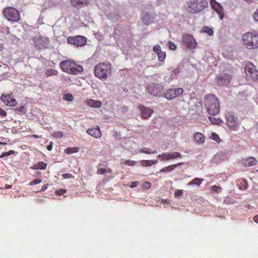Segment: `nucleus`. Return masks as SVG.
<instances>
[{"label":"nucleus","mask_w":258,"mask_h":258,"mask_svg":"<svg viewBox=\"0 0 258 258\" xmlns=\"http://www.w3.org/2000/svg\"><path fill=\"white\" fill-rule=\"evenodd\" d=\"M140 110L142 117L144 119H148L153 113V110L143 105L138 107Z\"/></svg>","instance_id":"f3484780"},{"label":"nucleus","mask_w":258,"mask_h":258,"mask_svg":"<svg viewBox=\"0 0 258 258\" xmlns=\"http://www.w3.org/2000/svg\"><path fill=\"white\" fill-rule=\"evenodd\" d=\"M52 7V4L51 1H44L43 3L41 6V10L42 11H44L51 8Z\"/></svg>","instance_id":"c756f323"},{"label":"nucleus","mask_w":258,"mask_h":258,"mask_svg":"<svg viewBox=\"0 0 258 258\" xmlns=\"http://www.w3.org/2000/svg\"><path fill=\"white\" fill-rule=\"evenodd\" d=\"M194 141L197 144L203 145L205 141L204 135L200 132H196L194 136Z\"/></svg>","instance_id":"aec40b11"},{"label":"nucleus","mask_w":258,"mask_h":258,"mask_svg":"<svg viewBox=\"0 0 258 258\" xmlns=\"http://www.w3.org/2000/svg\"><path fill=\"white\" fill-rule=\"evenodd\" d=\"M86 132L87 134L95 138H100L102 135L98 126L96 127L89 128L86 131Z\"/></svg>","instance_id":"6ab92c4d"},{"label":"nucleus","mask_w":258,"mask_h":258,"mask_svg":"<svg viewBox=\"0 0 258 258\" xmlns=\"http://www.w3.org/2000/svg\"><path fill=\"white\" fill-rule=\"evenodd\" d=\"M48 185H49L48 183H47V184H46L45 185H43L42 186L40 190H39L37 192H42V191H45L48 188Z\"/></svg>","instance_id":"3c124183"},{"label":"nucleus","mask_w":258,"mask_h":258,"mask_svg":"<svg viewBox=\"0 0 258 258\" xmlns=\"http://www.w3.org/2000/svg\"><path fill=\"white\" fill-rule=\"evenodd\" d=\"M210 3L213 9L219 14L220 19L222 20L224 17L222 7L217 1H210Z\"/></svg>","instance_id":"a211bd4d"},{"label":"nucleus","mask_w":258,"mask_h":258,"mask_svg":"<svg viewBox=\"0 0 258 258\" xmlns=\"http://www.w3.org/2000/svg\"><path fill=\"white\" fill-rule=\"evenodd\" d=\"M253 19L256 21H258V9L256 10V12L254 13L253 15Z\"/></svg>","instance_id":"5fc2aeb1"},{"label":"nucleus","mask_w":258,"mask_h":258,"mask_svg":"<svg viewBox=\"0 0 258 258\" xmlns=\"http://www.w3.org/2000/svg\"><path fill=\"white\" fill-rule=\"evenodd\" d=\"M111 170L107 167L106 162L99 164L97 168V173L99 174H103L105 173H111Z\"/></svg>","instance_id":"412c9836"},{"label":"nucleus","mask_w":258,"mask_h":258,"mask_svg":"<svg viewBox=\"0 0 258 258\" xmlns=\"http://www.w3.org/2000/svg\"><path fill=\"white\" fill-rule=\"evenodd\" d=\"M183 92L182 88L168 89L164 92L163 96L168 100H171L181 95Z\"/></svg>","instance_id":"9d476101"},{"label":"nucleus","mask_w":258,"mask_h":258,"mask_svg":"<svg viewBox=\"0 0 258 258\" xmlns=\"http://www.w3.org/2000/svg\"><path fill=\"white\" fill-rule=\"evenodd\" d=\"M168 45L169 48L172 50H175L177 48L176 45L171 41L168 42Z\"/></svg>","instance_id":"79ce46f5"},{"label":"nucleus","mask_w":258,"mask_h":258,"mask_svg":"<svg viewBox=\"0 0 258 258\" xmlns=\"http://www.w3.org/2000/svg\"><path fill=\"white\" fill-rule=\"evenodd\" d=\"M47 166V165L46 163L42 161H40L37 163L33 164V165L30 167V168L33 170H45L46 169Z\"/></svg>","instance_id":"b1692460"},{"label":"nucleus","mask_w":258,"mask_h":258,"mask_svg":"<svg viewBox=\"0 0 258 258\" xmlns=\"http://www.w3.org/2000/svg\"><path fill=\"white\" fill-rule=\"evenodd\" d=\"M85 103L87 105L92 108H100L102 106V103L101 101L92 99H86Z\"/></svg>","instance_id":"5701e85b"},{"label":"nucleus","mask_w":258,"mask_h":258,"mask_svg":"<svg viewBox=\"0 0 258 258\" xmlns=\"http://www.w3.org/2000/svg\"><path fill=\"white\" fill-rule=\"evenodd\" d=\"M123 164L130 166H134L137 164V162L131 160H126L123 162Z\"/></svg>","instance_id":"c9c22d12"},{"label":"nucleus","mask_w":258,"mask_h":258,"mask_svg":"<svg viewBox=\"0 0 258 258\" xmlns=\"http://www.w3.org/2000/svg\"><path fill=\"white\" fill-rule=\"evenodd\" d=\"M32 137H34L35 139H39V138H40V137L38 136V135H33L32 136Z\"/></svg>","instance_id":"e2e57ef3"},{"label":"nucleus","mask_w":258,"mask_h":258,"mask_svg":"<svg viewBox=\"0 0 258 258\" xmlns=\"http://www.w3.org/2000/svg\"><path fill=\"white\" fill-rule=\"evenodd\" d=\"M67 192V190L63 188H60L58 190H56L55 192L56 195L61 196L63 195L64 194H65Z\"/></svg>","instance_id":"37998d69"},{"label":"nucleus","mask_w":258,"mask_h":258,"mask_svg":"<svg viewBox=\"0 0 258 258\" xmlns=\"http://www.w3.org/2000/svg\"><path fill=\"white\" fill-rule=\"evenodd\" d=\"M35 46L39 49L48 48L49 40L47 38L42 36L36 37L33 38Z\"/></svg>","instance_id":"9b49d317"},{"label":"nucleus","mask_w":258,"mask_h":258,"mask_svg":"<svg viewBox=\"0 0 258 258\" xmlns=\"http://www.w3.org/2000/svg\"><path fill=\"white\" fill-rule=\"evenodd\" d=\"M59 66L63 72L70 74L77 75L83 71V68L81 65L70 59L62 60Z\"/></svg>","instance_id":"f03ea898"},{"label":"nucleus","mask_w":258,"mask_h":258,"mask_svg":"<svg viewBox=\"0 0 258 258\" xmlns=\"http://www.w3.org/2000/svg\"><path fill=\"white\" fill-rule=\"evenodd\" d=\"M139 184V181H134V182H132L131 185H130V187L131 188H134V187H135L136 186H137Z\"/></svg>","instance_id":"864d4df0"},{"label":"nucleus","mask_w":258,"mask_h":258,"mask_svg":"<svg viewBox=\"0 0 258 258\" xmlns=\"http://www.w3.org/2000/svg\"><path fill=\"white\" fill-rule=\"evenodd\" d=\"M142 19L143 22L146 25H148L154 21V17L148 13L144 14Z\"/></svg>","instance_id":"a878e982"},{"label":"nucleus","mask_w":258,"mask_h":258,"mask_svg":"<svg viewBox=\"0 0 258 258\" xmlns=\"http://www.w3.org/2000/svg\"><path fill=\"white\" fill-rule=\"evenodd\" d=\"M182 42L190 49H194L197 47V43L193 36L189 34H184L182 37Z\"/></svg>","instance_id":"4468645a"},{"label":"nucleus","mask_w":258,"mask_h":258,"mask_svg":"<svg viewBox=\"0 0 258 258\" xmlns=\"http://www.w3.org/2000/svg\"><path fill=\"white\" fill-rule=\"evenodd\" d=\"M52 142H51L50 143V144L48 145L47 146V149L48 150V151H51L52 150Z\"/></svg>","instance_id":"6e6d98bb"},{"label":"nucleus","mask_w":258,"mask_h":258,"mask_svg":"<svg viewBox=\"0 0 258 258\" xmlns=\"http://www.w3.org/2000/svg\"><path fill=\"white\" fill-rule=\"evenodd\" d=\"M243 45L248 49L258 48V34L255 32H247L242 37Z\"/></svg>","instance_id":"20e7f679"},{"label":"nucleus","mask_w":258,"mask_h":258,"mask_svg":"<svg viewBox=\"0 0 258 258\" xmlns=\"http://www.w3.org/2000/svg\"><path fill=\"white\" fill-rule=\"evenodd\" d=\"M15 151L14 150H10L9 152H4L0 155V158H4L5 157L10 156L12 154H14Z\"/></svg>","instance_id":"4c0bfd02"},{"label":"nucleus","mask_w":258,"mask_h":258,"mask_svg":"<svg viewBox=\"0 0 258 258\" xmlns=\"http://www.w3.org/2000/svg\"><path fill=\"white\" fill-rule=\"evenodd\" d=\"M62 176L64 178H69L70 176H71V175L69 174H63Z\"/></svg>","instance_id":"bf43d9fd"},{"label":"nucleus","mask_w":258,"mask_h":258,"mask_svg":"<svg viewBox=\"0 0 258 258\" xmlns=\"http://www.w3.org/2000/svg\"><path fill=\"white\" fill-rule=\"evenodd\" d=\"M183 194V190L182 189H177L175 191L174 195L175 197L181 196Z\"/></svg>","instance_id":"09e8293b"},{"label":"nucleus","mask_w":258,"mask_h":258,"mask_svg":"<svg viewBox=\"0 0 258 258\" xmlns=\"http://www.w3.org/2000/svg\"><path fill=\"white\" fill-rule=\"evenodd\" d=\"M242 163L245 167H251L257 163V160L254 157H248L242 160Z\"/></svg>","instance_id":"4be33fe9"},{"label":"nucleus","mask_w":258,"mask_h":258,"mask_svg":"<svg viewBox=\"0 0 258 258\" xmlns=\"http://www.w3.org/2000/svg\"><path fill=\"white\" fill-rule=\"evenodd\" d=\"M151 165L152 164H155L158 162V160H150Z\"/></svg>","instance_id":"13d9d810"},{"label":"nucleus","mask_w":258,"mask_h":258,"mask_svg":"<svg viewBox=\"0 0 258 258\" xmlns=\"http://www.w3.org/2000/svg\"><path fill=\"white\" fill-rule=\"evenodd\" d=\"M140 153H145L147 154H154L157 153V151L155 150H152L148 148H142L139 150Z\"/></svg>","instance_id":"c85d7f7f"},{"label":"nucleus","mask_w":258,"mask_h":258,"mask_svg":"<svg viewBox=\"0 0 258 258\" xmlns=\"http://www.w3.org/2000/svg\"><path fill=\"white\" fill-rule=\"evenodd\" d=\"M183 164V162L178 163L175 164H172L171 165H169L168 166L165 167L161 169L160 170V172H170L172 171L175 168L182 165Z\"/></svg>","instance_id":"393cba45"},{"label":"nucleus","mask_w":258,"mask_h":258,"mask_svg":"<svg viewBox=\"0 0 258 258\" xmlns=\"http://www.w3.org/2000/svg\"><path fill=\"white\" fill-rule=\"evenodd\" d=\"M57 71L52 69H48L45 72V75L47 77L51 76H56L57 75Z\"/></svg>","instance_id":"7c9ffc66"},{"label":"nucleus","mask_w":258,"mask_h":258,"mask_svg":"<svg viewBox=\"0 0 258 258\" xmlns=\"http://www.w3.org/2000/svg\"><path fill=\"white\" fill-rule=\"evenodd\" d=\"M54 138L60 139L63 137V134L61 131L54 132L51 134Z\"/></svg>","instance_id":"72a5a7b5"},{"label":"nucleus","mask_w":258,"mask_h":258,"mask_svg":"<svg viewBox=\"0 0 258 258\" xmlns=\"http://www.w3.org/2000/svg\"><path fill=\"white\" fill-rule=\"evenodd\" d=\"M253 220L255 222L258 223V215L254 216Z\"/></svg>","instance_id":"4d7b16f0"},{"label":"nucleus","mask_w":258,"mask_h":258,"mask_svg":"<svg viewBox=\"0 0 258 258\" xmlns=\"http://www.w3.org/2000/svg\"><path fill=\"white\" fill-rule=\"evenodd\" d=\"M5 18L9 21H18L20 19L19 12L13 7L5 9L3 11Z\"/></svg>","instance_id":"423d86ee"},{"label":"nucleus","mask_w":258,"mask_h":258,"mask_svg":"<svg viewBox=\"0 0 258 258\" xmlns=\"http://www.w3.org/2000/svg\"><path fill=\"white\" fill-rule=\"evenodd\" d=\"M142 187L144 189H149L151 187V183L149 181H146L143 184Z\"/></svg>","instance_id":"c03bdc74"},{"label":"nucleus","mask_w":258,"mask_h":258,"mask_svg":"<svg viewBox=\"0 0 258 258\" xmlns=\"http://www.w3.org/2000/svg\"><path fill=\"white\" fill-rule=\"evenodd\" d=\"M42 182V180L40 179H35L29 183L30 185H33L34 184H38Z\"/></svg>","instance_id":"a18cd8bd"},{"label":"nucleus","mask_w":258,"mask_h":258,"mask_svg":"<svg viewBox=\"0 0 258 258\" xmlns=\"http://www.w3.org/2000/svg\"><path fill=\"white\" fill-rule=\"evenodd\" d=\"M153 50L157 54H158V53H159L160 52H161L162 51L161 48L160 46L159 45L154 46L153 47Z\"/></svg>","instance_id":"49530a36"},{"label":"nucleus","mask_w":258,"mask_h":258,"mask_svg":"<svg viewBox=\"0 0 258 258\" xmlns=\"http://www.w3.org/2000/svg\"><path fill=\"white\" fill-rule=\"evenodd\" d=\"M232 76L227 73L220 74L216 78L217 84L219 86H226L230 82Z\"/></svg>","instance_id":"f8f14e48"},{"label":"nucleus","mask_w":258,"mask_h":258,"mask_svg":"<svg viewBox=\"0 0 258 258\" xmlns=\"http://www.w3.org/2000/svg\"><path fill=\"white\" fill-rule=\"evenodd\" d=\"M1 99L7 106H15L17 104L16 100L11 94H2Z\"/></svg>","instance_id":"dca6fc26"},{"label":"nucleus","mask_w":258,"mask_h":258,"mask_svg":"<svg viewBox=\"0 0 258 258\" xmlns=\"http://www.w3.org/2000/svg\"><path fill=\"white\" fill-rule=\"evenodd\" d=\"M209 121L213 124H219L221 122V120L219 118H214L212 117H208Z\"/></svg>","instance_id":"473e14b6"},{"label":"nucleus","mask_w":258,"mask_h":258,"mask_svg":"<svg viewBox=\"0 0 258 258\" xmlns=\"http://www.w3.org/2000/svg\"><path fill=\"white\" fill-rule=\"evenodd\" d=\"M202 31L208 34L210 36L213 35L214 33L213 30L207 26L204 27L202 29Z\"/></svg>","instance_id":"2f4dec72"},{"label":"nucleus","mask_w":258,"mask_h":258,"mask_svg":"<svg viewBox=\"0 0 258 258\" xmlns=\"http://www.w3.org/2000/svg\"><path fill=\"white\" fill-rule=\"evenodd\" d=\"M80 148L75 147L73 148L68 147L64 150V152L67 154H72L73 153H77L79 151Z\"/></svg>","instance_id":"bb28decb"},{"label":"nucleus","mask_w":258,"mask_h":258,"mask_svg":"<svg viewBox=\"0 0 258 258\" xmlns=\"http://www.w3.org/2000/svg\"><path fill=\"white\" fill-rule=\"evenodd\" d=\"M63 99L69 101H72L73 100L74 97L71 94L67 93L64 95Z\"/></svg>","instance_id":"a19ab883"},{"label":"nucleus","mask_w":258,"mask_h":258,"mask_svg":"<svg viewBox=\"0 0 258 258\" xmlns=\"http://www.w3.org/2000/svg\"><path fill=\"white\" fill-rule=\"evenodd\" d=\"M211 138L213 140L215 141L216 142H217V143H220V139L219 136L215 133H213L211 134Z\"/></svg>","instance_id":"ea45409f"},{"label":"nucleus","mask_w":258,"mask_h":258,"mask_svg":"<svg viewBox=\"0 0 258 258\" xmlns=\"http://www.w3.org/2000/svg\"><path fill=\"white\" fill-rule=\"evenodd\" d=\"M206 1H188L186 6L187 11L191 13H197L204 9V2Z\"/></svg>","instance_id":"39448f33"},{"label":"nucleus","mask_w":258,"mask_h":258,"mask_svg":"<svg viewBox=\"0 0 258 258\" xmlns=\"http://www.w3.org/2000/svg\"><path fill=\"white\" fill-rule=\"evenodd\" d=\"M157 157L161 158L162 160H169L181 158L182 155L179 152H174L172 153H164L162 154L158 155Z\"/></svg>","instance_id":"2eb2a0df"},{"label":"nucleus","mask_w":258,"mask_h":258,"mask_svg":"<svg viewBox=\"0 0 258 258\" xmlns=\"http://www.w3.org/2000/svg\"><path fill=\"white\" fill-rule=\"evenodd\" d=\"M158 58L159 61L162 62L164 61L166 58V52L164 51H161L159 53L157 54Z\"/></svg>","instance_id":"f704fd0d"},{"label":"nucleus","mask_w":258,"mask_h":258,"mask_svg":"<svg viewBox=\"0 0 258 258\" xmlns=\"http://www.w3.org/2000/svg\"><path fill=\"white\" fill-rule=\"evenodd\" d=\"M211 188L214 191L219 192V190H221L222 189V188L220 186H217L216 185H213L211 186Z\"/></svg>","instance_id":"de8ad7c7"},{"label":"nucleus","mask_w":258,"mask_h":258,"mask_svg":"<svg viewBox=\"0 0 258 258\" xmlns=\"http://www.w3.org/2000/svg\"><path fill=\"white\" fill-rule=\"evenodd\" d=\"M7 115V112L5 110L0 107V116L5 117Z\"/></svg>","instance_id":"603ef678"},{"label":"nucleus","mask_w":258,"mask_h":258,"mask_svg":"<svg viewBox=\"0 0 258 258\" xmlns=\"http://www.w3.org/2000/svg\"><path fill=\"white\" fill-rule=\"evenodd\" d=\"M3 144H6V143H4L0 142V145H3Z\"/></svg>","instance_id":"0e129e2a"},{"label":"nucleus","mask_w":258,"mask_h":258,"mask_svg":"<svg viewBox=\"0 0 258 258\" xmlns=\"http://www.w3.org/2000/svg\"><path fill=\"white\" fill-rule=\"evenodd\" d=\"M72 2V5L74 7H77V5H80L83 4V1H71Z\"/></svg>","instance_id":"8fccbe9b"},{"label":"nucleus","mask_w":258,"mask_h":258,"mask_svg":"<svg viewBox=\"0 0 258 258\" xmlns=\"http://www.w3.org/2000/svg\"><path fill=\"white\" fill-rule=\"evenodd\" d=\"M205 104L208 113L216 115L219 112L220 105L218 98L213 94H208L205 97Z\"/></svg>","instance_id":"f257e3e1"},{"label":"nucleus","mask_w":258,"mask_h":258,"mask_svg":"<svg viewBox=\"0 0 258 258\" xmlns=\"http://www.w3.org/2000/svg\"><path fill=\"white\" fill-rule=\"evenodd\" d=\"M248 183L245 180L241 179L240 180L239 187L241 189H245L247 188Z\"/></svg>","instance_id":"e433bc0d"},{"label":"nucleus","mask_w":258,"mask_h":258,"mask_svg":"<svg viewBox=\"0 0 258 258\" xmlns=\"http://www.w3.org/2000/svg\"><path fill=\"white\" fill-rule=\"evenodd\" d=\"M256 172H258V169L256 170Z\"/></svg>","instance_id":"69168bd1"},{"label":"nucleus","mask_w":258,"mask_h":258,"mask_svg":"<svg viewBox=\"0 0 258 258\" xmlns=\"http://www.w3.org/2000/svg\"><path fill=\"white\" fill-rule=\"evenodd\" d=\"M245 73L248 79L253 81L258 80V71L255 66L250 62H248L245 67Z\"/></svg>","instance_id":"6e6552de"},{"label":"nucleus","mask_w":258,"mask_h":258,"mask_svg":"<svg viewBox=\"0 0 258 258\" xmlns=\"http://www.w3.org/2000/svg\"><path fill=\"white\" fill-rule=\"evenodd\" d=\"M204 181V179L200 178H195L192 179L191 181L187 183L188 185H196L199 186L202 182Z\"/></svg>","instance_id":"cd10ccee"},{"label":"nucleus","mask_w":258,"mask_h":258,"mask_svg":"<svg viewBox=\"0 0 258 258\" xmlns=\"http://www.w3.org/2000/svg\"><path fill=\"white\" fill-rule=\"evenodd\" d=\"M11 187H12V185H11L7 184L5 185V188L6 189H9V188H11Z\"/></svg>","instance_id":"680f3d73"},{"label":"nucleus","mask_w":258,"mask_h":258,"mask_svg":"<svg viewBox=\"0 0 258 258\" xmlns=\"http://www.w3.org/2000/svg\"><path fill=\"white\" fill-rule=\"evenodd\" d=\"M112 69V67L110 63L100 62L94 68V75L100 79L106 80L111 74Z\"/></svg>","instance_id":"7ed1b4c3"},{"label":"nucleus","mask_w":258,"mask_h":258,"mask_svg":"<svg viewBox=\"0 0 258 258\" xmlns=\"http://www.w3.org/2000/svg\"><path fill=\"white\" fill-rule=\"evenodd\" d=\"M227 124L230 130L236 131L239 124L236 116L232 112H228L226 114Z\"/></svg>","instance_id":"0eeeda50"},{"label":"nucleus","mask_w":258,"mask_h":258,"mask_svg":"<svg viewBox=\"0 0 258 258\" xmlns=\"http://www.w3.org/2000/svg\"><path fill=\"white\" fill-rule=\"evenodd\" d=\"M68 43L79 46H84L87 42V38L85 37L77 35L75 36H69L67 38Z\"/></svg>","instance_id":"1a4fd4ad"},{"label":"nucleus","mask_w":258,"mask_h":258,"mask_svg":"<svg viewBox=\"0 0 258 258\" xmlns=\"http://www.w3.org/2000/svg\"><path fill=\"white\" fill-rule=\"evenodd\" d=\"M4 49V46L2 43H0V51H2Z\"/></svg>","instance_id":"052dcab7"},{"label":"nucleus","mask_w":258,"mask_h":258,"mask_svg":"<svg viewBox=\"0 0 258 258\" xmlns=\"http://www.w3.org/2000/svg\"><path fill=\"white\" fill-rule=\"evenodd\" d=\"M147 90L150 94L157 96L160 94L163 87L159 84L151 83L147 87Z\"/></svg>","instance_id":"ddd939ff"},{"label":"nucleus","mask_w":258,"mask_h":258,"mask_svg":"<svg viewBox=\"0 0 258 258\" xmlns=\"http://www.w3.org/2000/svg\"><path fill=\"white\" fill-rule=\"evenodd\" d=\"M141 164L142 166H151V160H143L141 161Z\"/></svg>","instance_id":"58836bf2"}]
</instances>
